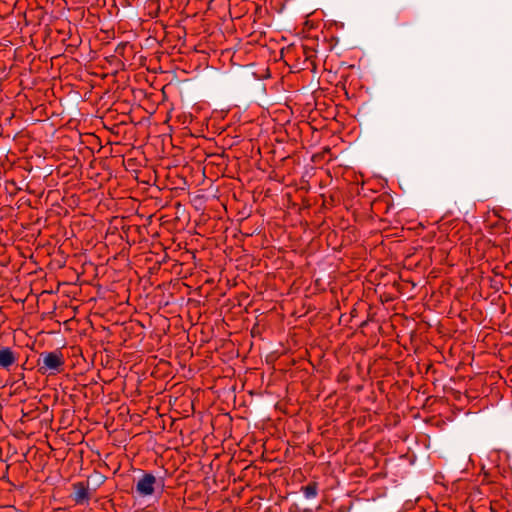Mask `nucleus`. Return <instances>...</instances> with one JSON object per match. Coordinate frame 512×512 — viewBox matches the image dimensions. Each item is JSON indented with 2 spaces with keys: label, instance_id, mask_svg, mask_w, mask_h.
<instances>
[{
  "label": "nucleus",
  "instance_id": "f257e3e1",
  "mask_svg": "<svg viewBox=\"0 0 512 512\" xmlns=\"http://www.w3.org/2000/svg\"><path fill=\"white\" fill-rule=\"evenodd\" d=\"M65 359L60 351L42 352L37 360L42 375H56L64 370Z\"/></svg>",
  "mask_w": 512,
  "mask_h": 512
},
{
  "label": "nucleus",
  "instance_id": "f03ea898",
  "mask_svg": "<svg viewBox=\"0 0 512 512\" xmlns=\"http://www.w3.org/2000/svg\"><path fill=\"white\" fill-rule=\"evenodd\" d=\"M164 487V477H156L151 472H144L136 483L135 491L138 494V496L145 498L154 495L156 492L162 494L164 491Z\"/></svg>",
  "mask_w": 512,
  "mask_h": 512
},
{
  "label": "nucleus",
  "instance_id": "7ed1b4c3",
  "mask_svg": "<svg viewBox=\"0 0 512 512\" xmlns=\"http://www.w3.org/2000/svg\"><path fill=\"white\" fill-rule=\"evenodd\" d=\"M73 493L71 495L72 500L76 505L88 504L91 498L89 482L79 481L72 485Z\"/></svg>",
  "mask_w": 512,
  "mask_h": 512
},
{
  "label": "nucleus",
  "instance_id": "20e7f679",
  "mask_svg": "<svg viewBox=\"0 0 512 512\" xmlns=\"http://www.w3.org/2000/svg\"><path fill=\"white\" fill-rule=\"evenodd\" d=\"M19 353L8 346L0 347V368L11 371L17 365Z\"/></svg>",
  "mask_w": 512,
  "mask_h": 512
},
{
  "label": "nucleus",
  "instance_id": "39448f33",
  "mask_svg": "<svg viewBox=\"0 0 512 512\" xmlns=\"http://www.w3.org/2000/svg\"><path fill=\"white\" fill-rule=\"evenodd\" d=\"M319 485L315 481L309 482L306 486L301 487V491L307 499L315 498L318 495Z\"/></svg>",
  "mask_w": 512,
  "mask_h": 512
}]
</instances>
